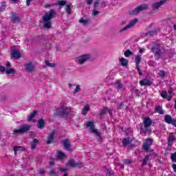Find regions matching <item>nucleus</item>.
Masks as SVG:
<instances>
[{
    "label": "nucleus",
    "instance_id": "obj_13",
    "mask_svg": "<svg viewBox=\"0 0 176 176\" xmlns=\"http://www.w3.org/2000/svg\"><path fill=\"white\" fill-rule=\"evenodd\" d=\"M63 144L66 151H68L69 152H72V148H71V143H69V140L65 139L63 141Z\"/></svg>",
    "mask_w": 176,
    "mask_h": 176
},
{
    "label": "nucleus",
    "instance_id": "obj_8",
    "mask_svg": "<svg viewBox=\"0 0 176 176\" xmlns=\"http://www.w3.org/2000/svg\"><path fill=\"white\" fill-rule=\"evenodd\" d=\"M86 127H89L90 133H93L97 137H100V132L97 131V129H94V122H88L85 124Z\"/></svg>",
    "mask_w": 176,
    "mask_h": 176
},
{
    "label": "nucleus",
    "instance_id": "obj_40",
    "mask_svg": "<svg viewBox=\"0 0 176 176\" xmlns=\"http://www.w3.org/2000/svg\"><path fill=\"white\" fill-rule=\"evenodd\" d=\"M158 75L160 78H164L166 76V72L164 70H160Z\"/></svg>",
    "mask_w": 176,
    "mask_h": 176
},
{
    "label": "nucleus",
    "instance_id": "obj_3",
    "mask_svg": "<svg viewBox=\"0 0 176 176\" xmlns=\"http://www.w3.org/2000/svg\"><path fill=\"white\" fill-rule=\"evenodd\" d=\"M31 129V125L23 124L19 126V129H15L13 131V135L16 134H25V133H27L28 131H30Z\"/></svg>",
    "mask_w": 176,
    "mask_h": 176
},
{
    "label": "nucleus",
    "instance_id": "obj_23",
    "mask_svg": "<svg viewBox=\"0 0 176 176\" xmlns=\"http://www.w3.org/2000/svg\"><path fill=\"white\" fill-rule=\"evenodd\" d=\"M36 113H38V111H36V110H34L29 116H28V122H30L31 120H32V119H34V118H35V116L36 115Z\"/></svg>",
    "mask_w": 176,
    "mask_h": 176
},
{
    "label": "nucleus",
    "instance_id": "obj_30",
    "mask_svg": "<svg viewBox=\"0 0 176 176\" xmlns=\"http://www.w3.org/2000/svg\"><path fill=\"white\" fill-rule=\"evenodd\" d=\"M155 111H156V112L160 113V115H163L164 113V110L160 106H157L155 108Z\"/></svg>",
    "mask_w": 176,
    "mask_h": 176
},
{
    "label": "nucleus",
    "instance_id": "obj_4",
    "mask_svg": "<svg viewBox=\"0 0 176 176\" xmlns=\"http://www.w3.org/2000/svg\"><path fill=\"white\" fill-rule=\"evenodd\" d=\"M91 58V55L90 54H86L76 57L75 58V61L76 63H78V64L82 65L85 64V63H86V61H87L88 60H90Z\"/></svg>",
    "mask_w": 176,
    "mask_h": 176
},
{
    "label": "nucleus",
    "instance_id": "obj_63",
    "mask_svg": "<svg viewBox=\"0 0 176 176\" xmlns=\"http://www.w3.org/2000/svg\"><path fill=\"white\" fill-rule=\"evenodd\" d=\"M162 2H164V3H166V2H167L168 1H170V0H162Z\"/></svg>",
    "mask_w": 176,
    "mask_h": 176
},
{
    "label": "nucleus",
    "instance_id": "obj_12",
    "mask_svg": "<svg viewBox=\"0 0 176 176\" xmlns=\"http://www.w3.org/2000/svg\"><path fill=\"white\" fill-rule=\"evenodd\" d=\"M56 135V131L53 130L49 135L47 137V140L46 142V144H47L48 145L52 144V142H54V135Z\"/></svg>",
    "mask_w": 176,
    "mask_h": 176
},
{
    "label": "nucleus",
    "instance_id": "obj_26",
    "mask_svg": "<svg viewBox=\"0 0 176 176\" xmlns=\"http://www.w3.org/2000/svg\"><path fill=\"white\" fill-rule=\"evenodd\" d=\"M164 119L166 123H168V124H171V122H173V118H171V116L166 115Z\"/></svg>",
    "mask_w": 176,
    "mask_h": 176
},
{
    "label": "nucleus",
    "instance_id": "obj_56",
    "mask_svg": "<svg viewBox=\"0 0 176 176\" xmlns=\"http://www.w3.org/2000/svg\"><path fill=\"white\" fill-rule=\"evenodd\" d=\"M50 174H51L52 175H56V171H54V170H50Z\"/></svg>",
    "mask_w": 176,
    "mask_h": 176
},
{
    "label": "nucleus",
    "instance_id": "obj_43",
    "mask_svg": "<svg viewBox=\"0 0 176 176\" xmlns=\"http://www.w3.org/2000/svg\"><path fill=\"white\" fill-rule=\"evenodd\" d=\"M98 14H100V11L97 10V8H94L92 11V16H97Z\"/></svg>",
    "mask_w": 176,
    "mask_h": 176
},
{
    "label": "nucleus",
    "instance_id": "obj_55",
    "mask_svg": "<svg viewBox=\"0 0 176 176\" xmlns=\"http://www.w3.org/2000/svg\"><path fill=\"white\" fill-rule=\"evenodd\" d=\"M87 5H91L93 3V0H87Z\"/></svg>",
    "mask_w": 176,
    "mask_h": 176
},
{
    "label": "nucleus",
    "instance_id": "obj_14",
    "mask_svg": "<svg viewBox=\"0 0 176 176\" xmlns=\"http://www.w3.org/2000/svg\"><path fill=\"white\" fill-rule=\"evenodd\" d=\"M116 86L118 91H126V88L124 87V86H123V84H122L120 80H117L116 82Z\"/></svg>",
    "mask_w": 176,
    "mask_h": 176
},
{
    "label": "nucleus",
    "instance_id": "obj_37",
    "mask_svg": "<svg viewBox=\"0 0 176 176\" xmlns=\"http://www.w3.org/2000/svg\"><path fill=\"white\" fill-rule=\"evenodd\" d=\"M148 162H149V155H146L144 159L142 161V166H145V164H146V163H148Z\"/></svg>",
    "mask_w": 176,
    "mask_h": 176
},
{
    "label": "nucleus",
    "instance_id": "obj_61",
    "mask_svg": "<svg viewBox=\"0 0 176 176\" xmlns=\"http://www.w3.org/2000/svg\"><path fill=\"white\" fill-rule=\"evenodd\" d=\"M139 53H144V49H140Z\"/></svg>",
    "mask_w": 176,
    "mask_h": 176
},
{
    "label": "nucleus",
    "instance_id": "obj_50",
    "mask_svg": "<svg viewBox=\"0 0 176 176\" xmlns=\"http://www.w3.org/2000/svg\"><path fill=\"white\" fill-rule=\"evenodd\" d=\"M5 71H6V69L5 68V67L3 66H0V72H5Z\"/></svg>",
    "mask_w": 176,
    "mask_h": 176
},
{
    "label": "nucleus",
    "instance_id": "obj_22",
    "mask_svg": "<svg viewBox=\"0 0 176 176\" xmlns=\"http://www.w3.org/2000/svg\"><path fill=\"white\" fill-rule=\"evenodd\" d=\"M57 157L60 160H64L67 157V155L65 153L61 152V151H58L57 153Z\"/></svg>",
    "mask_w": 176,
    "mask_h": 176
},
{
    "label": "nucleus",
    "instance_id": "obj_59",
    "mask_svg": "<svg viewBox=\"0 0 176 176\" xmlns=\"http://www.w3.org/2000/svg\"><path fill=\"white\" fill-rule=\"evenodd\" d=\"M6 67H7V68H10V63H8L7 64H6Z\"/></svg>",
    "mask_w": 176,
    "mask_h": 176
},
{
    "label": "nucleus",
    "instance_id": "obj_33",
    "mask_svg": "<svg viewBox=\"0 0 176 176\" xmlns=\"http://www.w3.org/2000/svg\"><path fill=\"white\" fill-rule=\"evenodd\" d=\"M130 144H131V140L129 139H123L122 144L124 146H127V145H130Z\"/></svg>",
    "mask_w": 176,
    "mask_h": 176
},
{
    "label": "nucleus",
    "instance_id": "obj_17",
    "mask_svg": "<svg viewBox=\"0 0 176 176\" xmlns=\"http://www.w3.org/2000/svg\"><path fill=\"white\" fill-rule=\"evenodd\" d=\"M11 57L16 59L20 58V57H21V54L17 50H13L11 53Z\"/></svg>",
    "mask_w": 176,
    "mask_h": 176
},
{
    "label": "nucleus",
    "instance_id": "obj_27",
    "mask_svg": "<svg viewBox=\"0 0 176 176\" xmlns=\"http://www.w3.org/2000/svg\"><path fill=\"white\" fill-rule=\"evenodd\" d=\"M135 63H136V68L138 69V67H140V64L141 63V56L140 55H137L135 58Z\"/></svg>",
    "mask_w": 176,
    "mask_h": 176
},
{
    "label": "nucleus",
    "instance_id": "obj_10",
    "mask_svg": "<svg viewBox=\"0 0 176 176\" xmlns=\"http://www.w3.org/2000/svg\"><path fill=\"white\" fill-rule=\"evenodd\" d=\"M67 166L69 167H83L84 164L82 162H76L74 160H70L67 163Z\"/></svg>",
    "mask_w": 176,
    "mask_h": 176
},
{
    "label": "nucleus",
    "instance_id": "obj_25",
    "mask_svg": "<svg viewBox=\"0 0 176 176\" xmlns=\"http://www.w3.org/2000/svg\"><path fill=\"white\" fill-rule=\"evenodd\" d=\"M120 64H121V65H122V67H127V65L129 64V60H127L126 58H120Z\"/></svg>",
    "mask_w": 176,
    "mask_h": 176
},
{
    "label": "nucleus",
    "instance_id": "obj_44",
    "mask_svg": "<svg viewBox=\"0 0 176 176\" xmlns=\"http://www.w3.org/2000/svg\"><path fill=\"white\" fill-rule=\"evenodd\" d=\"M98 5H100V0H96L94 4V9H97V8H98Z\"/></svg>",
    "mask_w": 176,
    "mask_h": 176
},
{
    "label": "nucleus",
    "instance_id": "obj_58",
    "mask_svg": "<svg viewBox=\"0 0 176 176\" xmlns=\"http://www.w3.org/2000/svg\"><path fill=\"white\" fill-rule=\"evenodd\" d=\"M31 1L32 0H26V3L28 6H30V3H31Z\"/></svg>",
    "mask_w": 176,
    "mask_h": 176
},
{
    "label": "nucleus",
    "instance_id": "obj_9",
    "mask_svg": "<svg viewBox=\"0 0 176 176\" xmlns=\"http://www.w3.org/2000/svg\"><path fill=\"white\" fill-rule=\"evenodd\" d=\"M24 67L25 71H26V72H28L29 74L35 71V65H34V63L31 62L26 63L24 65Z\"/></svg>",
    "mask_w": 176,
    "mask_h": 176
},
{
    "label": "nucleus",
    "instance_id": "obj_32",
    "mask_svg": "<svg viewBox=\"0 0 176 176\" xmlns=\"http://www.w3.org/2000/svg\"><path fill=\"white\" fill-rule=\"evenodd\" d=\"M39 141H38L36 139H34L33 142L32 143L31 149H35L36 148V145H38V143Z\"/></svg>",
    "mask_w": 176,
    "mask_h": 176
},
{
    "label": "nucleus",
    "instance_id": "obj_62",
    "mask_svg": "<svg viewBox=\"0 0 176 176\" xmlns=\"http://www.w3.org/2000/svg\"><path fill=\"white\" fill-rule=\"evenodd\" d=\"M12 2H14L15 3H17L19 2V0H11Z\"/></svg>",
    "mask_w": 176,
    "mask_h": 176
},
{
    "label": "nucleus",
    "instance_id": "obj_39",
    "mask_svg": "<svg viewBox=\"0 0 176 176\" xmlns=\"http://www.w3.org/2000/svg\"><path fill=\"white\" fill-rule=\"evenodd\" d=\"M125 57H130V56H133V52L130 51V50H126L124 53Z\"/></svg>",
    "mask_w": 176,
    "mask_h": 176
},
{
    "label": "nucleus",
    "instance_id": "obj_5",
    "mask_svg": "<svg viewBox=\"0 0 176 176\" xmlns=\"http://www.w3.org/2000/svg\"><path fill=\"white\" fill-rule=\"evenodd\" d=\"M69 113V110L67 107L61 106L55 111V114L59 116H65Z\"/></svg>",
    "mask_w": 176,
    "mask_h": 176
},
{
    "label": "nucleus",
    "instance_id": "obj_7",
    "mask_svg": "<svg viewBox=\"0 0 176 176\" xmlns=\"http://www.w3.org/2000/svg\"><path fill=\"white\" fill-rule=\"evenodd\" d=\"M148 8V4L140 5L138 6L136 8H135L133 10H132L131 12V14L135 16L136 14H138V13H140V12L146 10Z\"/></svg>",
    "mask_w": 176,
    "mask_h": 176
},
{
    "label": "nucleus",
    "instance_id": "obj_15",
    "mask_svg": "<svg viewBox=\"0 0 176 176\" xmlns=\"http://www.w3.org/2000/svg\"><path fill=\"white\" fill-rule=\"evenodd\" d=\"M175 140V135H174V133H170L169 134V137L168 139V146H173V143L174 142Z\"/></svg>",
    "mask_w": 176,
    "mask_h": 176
},
{
    "label": "nucleus",
    "instance_id": "obj_34",
    "mask_svg": "<svg viewBox=\"0 0 176 176\" xmlns=\"http://www.w3.org/2000/svg\"><path fill=\"white\" fill-rule=\"evenodd\" d=\"M17 151H24V147H23V146L14 147V152L15 156H16V155H17Z\"/></svg>",
    "mask_w": 176,
    "mask_h": 176
},
{
    "label": "nucleus",
    "instance_id": "obj_48",
    "mask_svg": "<svg viewBox=\"0 0 176 176\" xmlns=\"http://www.w3.org/2000/svg\"><path fill=\"white\" fill-rule=\"evenodd\" d=\"M38 174H40L41 175L45 174V169H40V170L38 171Z\"/></svg>",
    "mask_w": 176,
    "mask_h": 176
},
{
    "label": "nucleus",
    "instance_id": "obj_54",
    "mask_svg": "<svg viewBox=\"0 0 176 176\" xmlns=\"http://www.w3.org/2000/svg\"><path fill=\"white\" fill-rule=\"evenodd\" d=\"M136 69H138L139 75L140 76H142V72H141V69H140V66H138V68H136Z\"/></svg>",
    "mask_w": 176,
    "mask_h": 176
},
{
    "label": "nucleus",
    "instance_id": "obj_49",
    "mask_svg": "<svg viewBox=\"0 0 176 176\" xmlns=\"http://www.w3.org/2000/svg\"><path fill=\"white\" fill-rule=\"evenodd\" d=\"M170 124H173L175 126V127H176V119L173 118L170 122Z\"/></svg>",
    "mask_w": 176,
    "mask_h": 176
},
{
    "label": "nucleus",
    "instance_id": "obj_6",
    "mask_svg": "<svg viewBox=\"0 0 176 176\" xmlns=\"http://www.w3.org/2000/svg\"><path fill=\"white\" fill-rule=\"evenodd\" d=\"M137 23H138V19H133L132 21H130V23L128 25H126L123 28L120 29L119 30V32L120 34H122V32L127 31V30H130V28H133V27H134V25H135V24H137Z\"/></svg>",
    "mask_w": 176,
    "mask_h": 176
},
{
    "label": "nucleus",
    "instance_id": "obj_35",
    "mask_svg": "<svg viewBox=\"0 0 176 176\" xmlns=\"http://www.w3.org/2000/svg\"><path fill=\"white\" fill-rule=\"evenodd\" d=\"M45 65H47V67H50L51 68H54L56 65V63L49 62V60H45Z\"/></svg>",
    "mask_w": 176,
    "mask_h": 176
},
{
    "label": "nucleus",
    "instance_id": "obj_19",
    "mask_svg": "<svg viewBox=\"0 0 176 176\" xmlns=\"http://www.w3.org/2000/svg\"><path fill=\"white\" fill-rule=\"evenodd\" d=\"M165 3L162 0H161L159 2H157L153 5V10H156L157 8H160L162 5H164Z\"/></svg>",
    "mask_w": 176,
    "mask_h": 176
},
{
    "label": "nucleus",
    "instance_id": "obj_24",
    "mask_svg": "<svg viewBox=\"0 0 176 176\" xmlns=\"http://www.w3.org/2000/svg\"><path fill=\"white\" fill-rule=\"evenodd\" d=\"M11 20H12V21H14V23H19V21H20V17H19V16H17V14L14 13V14L12 15Z\"/></svg>",
    "mask_w": 176,
    "mask_h": 176
},
{
    "label": "nucleus",
    "instance_id": "obj_41",
    "mask_svg": "<svg viewBox=\"0 0 176 176\" xmlns=\"http://www.w3.org/2000/svg\"><path fill=\"white\" fill-rule=\"evenodd\" d=\"M170 159L172 162H175V163H176V153H173L170 154Z\"/></svg>",
    "mask_w": 176,
    "mask_h": 176
},
{
    "label": "nucleus",
    "instance_id": "obj_52",
    "mask_svg": "<svg viewBox=\"0 0 176 176\" xmlns=\"http://www.w3.org/2000/svg\"><path fill=\"white\" fill-rule=\"evenodd\" d=\"M104 171H105V173H106V175H108V176H111V172L109 171V170L106 169Z\"/></svg>",
    "mask_w": 176,
    "mask_h": 176
},
{
    "label": "nucleus",
    "instance_id": "obj_38",
    "mask_svg": "<svg viewBox=\"0 0 176 176\" xmlns=\"http://www.w3.org/2000/svg\"><path fill=\"white\" fill-rule=\"evenodd\" d=\"M59 171H60V173H64L63 176H68V172H67V168H59Z\"/></svg>",
    "mask_w": 176,
    "mask_h": 176
},
{
    "label": "nucleus",
    "instance_id": "obj_31",
    "mask_svg": "<svg viewBox=\"0 0 176 176\" xmlns=\"http://www.w3.org/2000/svg\"><path fill=\"white\" fill-rule=\"evenodd\" d=\"M6 74L7 75H10V74H16V70H14V69L12 68L7 69L6 70Z\"/></svg>",
    "mask_w": 176,
    "mask_h": 176
},
{
    "label": "nucleus",
    "instance_id": "obj_16",
    "mask_svg": "<svg viewBox=\"0 0 176 176\" xmlns=\"http://www.w3.org/2000/svg\"><path fill=\"white\" fill-rule=\"evenodd\" d=\"M140 85H141V86H151L152 81L148 79H143L140 81Z\"/></svg>",
    "mask_w": 176,
    "mask_h": 176
},
{
    "label": "nucleus",
    "instance_id": "obj_45",
    "mask_svg": "<svg viewBox=\"0 0 176 176\" xmlns=\"http://www.w3.org/2000/svg\"><path fill=\"white\" fill-rule=\"evenodd\" d=\"M58 4L60 6H65V5H67V1H58Z\"/></svg>",
    "mask_w": 176,
    "mask_h": 176
},
{
    "label": "nucleus",
    "instance_id": "obj_20",
    "mask_svg": "<svg viewBox=\"0 0 176 176\" xmlns=\"http://www.w3.org/2000/svg\"><path fill=\"white\" fill-rule=\"evenodd\" d=\"M89 111H90V105L87 104L82 109L81 113H82V115H83V116H86V115H87V112H89Z\"/></svg>",
    "mask_w": 176,
    "mask_h": 176
},
{
    "label": "nucleus",
    "instance_id": "obj_53",
    "mask_svg": "<svg viewBox=\"0 0 176 176\" xmlns=\"http://www.w3.org/2000/svg\"><path fill=\"white\" fill-rule=\"evenodd\" d=\"M52 6H53V5L45 4L44 8H45V9H48V8H52Z\"/></svg>",
    "mask_w": 176,
    "mask_h": 176
},
{
    "label": "nucleus",
    "instance_id": "obj_28",
    "mask_svg": "<svg viewBox=\"0 0 176 176\" xmlns=\"http://www.w3.org/2000/svg\"><path fill=\"white\" fill-rule=\"evenodd\" d=\"M72 10V5H67L65 7V12L67 14H71Z\"/></svg>",
    "mask_w": 176,
    "mask_h": 176
},
{
    "label": "nucleus",
    "instance_id": "obj_1",
    "mask_svg": "<svg viewBox=\"0 0 176 176\" xmlns=\"http://www.w3.org/2000/svg\"><path fill=\"white\" fill-rule=\"evenodd\" d=\"M56 14V10H50L49 12H46L43 16V25L46 30L52 28V20L54 19Z\"/></svg>",
    "mask_w": 176,
    "mask_h": 176
},
{
    "label": "nucleus",
    "instance_id": "obj_42",
    "mask_svg": "<svg viewBox=\"0 0 176 176\" xmlns=\"http://www.w3.org/2000/svg\"><path fill=\"white\" fill-rule=\"evenodd\" d=\"M6 8V6L5 4V2H2L0 5V12H3Z\"/></svg>",
    "mask_w": 176,
    "mask_h": 176
},
{
    "label": "nucleus",
    "instance_id": "obj_18",
    "mask_svg": "<svg viewBox=\"0 0 176 176\" xmlns=\"http://www.w3.org/2000/svg\"><path fill=\"white\" fill-rule=\"evenodd\" d=\"M151 52L154 53L155 56H157V57L160 58V49L154 47L151 49Z\"/></svg>",
    "mask_w": 176,
    "mask_h": 176
},
{
    "label": "nucleus",
    "instance_id": "obj_46",
    "mask_svg": "<svg viewBox=\"0 0 176 176\" xmlns=\"http://www.w3.org/2000/svg\"><path fill=\"white\" fill-rule=\"evenodd\" d=\"M79 23H80V24H87V20L84 19L83 18H81L79 20Z\"/></svg>",
    "mask_w": 176,
    "mask_h": 176
},
{
    "label": "nucleus",
    "instance_id": "obj_11",
    "mask_svg": "<svg viewBox=\"0 0 176 176\" xmlns=\"http://www.w3.org/2000/svg\"><path fill=\"white\" fill-rule=\"evenodd\" d=\"M153 143V140L148 138L146 139L143 144V149L144 151H149V148H151V145Z\"/></svg>",
    "mask_w": 176,
    "mask_h": 176
},
{
    "label": "nucleus",
    "instance_id": "obj_57",
    "mask_svg": "<svg viewBox=\"0 0 176 176\" xmlns=\"http://www.w3.org/2000/svg\"><path fill=\"white\" fill-rule=\"evenodd\" d=\"M172 167H173V168L175 173H176V164H173L172 165Z\"/></svg>",
    "mask_w": 176,
    "mask_h": 176
},
{
    "label": "nucleus",
    "instance_id": "obj_29",
    "mask_svg": "<svg viewBox=\"0 0 176 176\" xmlns=\"http://www.w3.org/2000/svg\"><path fill=\"white\" fill-rule=\"evenodd\" d=\"M161 97H162V98H167V100L168 101H170V100H171V96H167V91H164L162 92L161 94Z\"/></svg>",
    "mask_w": 176,
    "mask_h": 176
},
{
    "label": "nucleus",
    "instance_id": "obj_64",
    "mask_svg": "<svg viewBox=\"0 0 176 176\" xmlns=\"http://www.w3.org/2000/svg\"><path fill=\"white\" fill-rule=\"evenodd\" d=\"M174 29L175 30V31H176V25H174Z\"/></svg>",
    "mask_w": 176,
    "mask_h": 176
},
{
    "label": "nucleus",
    "instance_id": "obj_47",
    "mask_svg": "<svg viewBox=\"0 0 176 176\" xmlns=\"http://www.w3.org/2000/svg\"><path fill=\"white\" fill-rule=\"evenodd\" d=\"M78 91H80V86L76 85V89H74V94L78 93Z\"/></svg>",
    "mask_w": 176,
    "mask_h": 176
},
{
    "label": "nucleus",
    "instance_id": "obj_36",
    "mask_svg": "<svg viewBox=\"0 0 176 176\" xmlns=\"http://www.w3.org/2000/svg\"><path fill=\"white\" fill-rule=\"evenodd\" d=\"M108 111H109V109L108 107H105L103 109L100 111V116H104L105 113H108Z\"/></svg>",
    "mask_w": 176,
    "mask_h": 176
},
{
    "label": "nucleus",
    "instance_id": "obj_21",
    "mask_svg": "<svg viewBox=\"0 0 176 176\" xmlns=\"http://www.w3.org/2000/svg\"><path fill=\"white\" fill-rule=\"evenodd\" d=\"M37 127L41 130L45 127V120L41 118L38 121Z\"/></svg>",
    "mask_w": 176,
    "mask_h": 176
},
{
    "label": "nucleus",
    "instance_id": "obj_51",
    "mask_svg": "<svg viewBox=\"0 0 176 176\" xmlns=\"http://www.w3.org/2000/svg\"><path fill=\"white\" fill-rule=\"evenodd\" d=\"M124 163L125 164H130L131 163V161L130 160H124Z\"/></svg>",
    "mask_w": 176,
    "mask_h": 176
},
{
    "label": "nucleus",
    "instance_id": "obj_2",
    "mask_svg": "<svg viewBox=\"0 0 176 176\" xmlns=\"http://www.w3.org/2000/svg\"><path fill=\"white\" fill-rule=\"evenodd\" d=\"M144 128L140 129V134L151 133V126H152V120L149 117L145 118L143 120Z\"/></svg>",
    "mask_w": 176,
    "mask_h": 176
},
{
    "label": "nucleus",
    "instance_id": "obj_60",
    "mask_svg": "<svg viewBox=\"0 0 176 176\" xmlns=\"http://www.w3.org/2000/svg\"><path fill=\"white\" fill-rule=\"evenodd\" d=\"M107 112H109L110 116H112V111H111L110 109H109V111H107Z\"/></svg>",
    "mask_w": 176,
    "mask_h": 176
}]
</instances>
